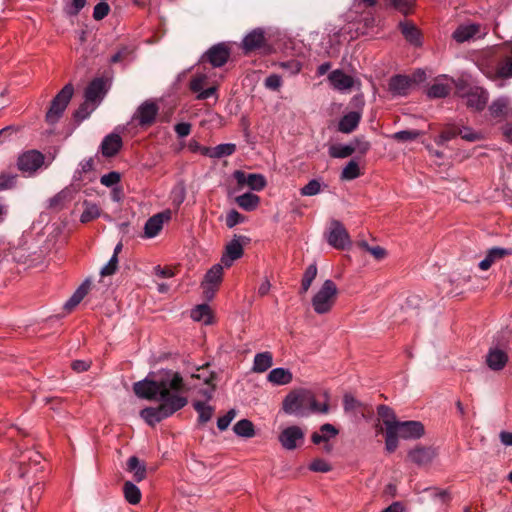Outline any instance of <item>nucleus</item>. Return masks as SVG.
<instances>
[{
    "label": "nucleus",
    "instance_id": "obj_25",
    "mask_svg": "<svg viewBox=\"0 0 512 512\" xmlns=\"http://www.w3.org/2000/svg\"><path fill=\"white\" fill-rule=\"evenodd\" d=\"M435 457V451L427 447H416L409 451L408 458L418 466L429 464Z\"/></svg>",
    "mask_w": 512,
    "mask_h": 512
},
{
    "label": "nucleus",
    "instance_id": "obj_11",
    "mask_svg": "<svg viewBox=\"0 0 512 512\" xmlns=\"http://www.w3.org/2000/svg\"><path fill=\"white\" fill-rule=\"evenodd\" d=\"M326 239L329 245L336 249H345L351 243L347 230L336 220L331 222Z\"/></svg>",
    "mask_w": 512,
    "mask_h": 512
},
{
    "label": "nucleus",
    "instance_id": "obj_36",
    "mask_svg": "<svg viewBox=\"0 0 512 512\" xmlns=\"http://www.w3.org/2000/svg\"><path fill=\"white\" fill-rule=\"evenodd\" d=\"M208 401L205 399V401L196 400L193 402V407L197 411L201 423L210 421L214 413V408L207 403Z\"/></svg>",
    "mask_w": 512,
    "mask_h": 512
},
{
    "label": "nucleus",
    "instance_id": "obj_43",
    "mask_svg": "<svg viewBox=\"0 0 512 512\" xmlns=\"http://www.w3.org/2000/svg\"><path fill=\"white\" fill-rule=\"evenodd\" d=\"M83 205L84 211L80 216V221L82 223H88L91 220L96 219L97 217L100 216V209L96 204L85 201Z\"/></svg>",
    "mask_w": 512,
    "mask_h": 512
},
{
    "label": "nucleus",
    "instance_id": "obj_55",
    "mask_svg": "<svg viewBox=\"0 0 512 512\" xmlns=\"http://www.w3.org/2000/svg\"><path fill=\"white\" fill-rule=\"evenodd\" d=\"M236 417V410L230 409L224 416L218 418L217 427L220 431L226 430Z\"/></svg>",
    "mask_w": 512,
    "mask_h": 512
},
{
    "label": "nucleus",
    "instance_id": "obj_64",
    "mask_svg": "<svg viewBox=\"0 0 512 512\" xmlns=\"http://www.w3.org/2000/svg\"><path fill=\"white\" fill-rule=\"evenodd\" d=\"M190 131L191 125L189 123L182 122L175 125V132L180 138L188 136Z\"/></svg>",
    "mask_w": 512,
    "mask_h": 512
},
{
    "label": "nucleus",
    "instance_id": "obj_14",
    "mask_svg": "<svg viewBox=\"0 0 512 512\" xmlns=\"http://www.w3.org/2000/svg\"><path fill=\"white\" fill-rule=\"evenodd\" d=\"M247 240L245 236H234L225 247V252L221 257V264L225 267H230L235 260L241 258L243 255V244Z\"/></svg>",
    "mask_w": 512,
    "mask_h": 512
},
{
    "label": "nucleus",
    "instance_id": "obj_54",
    "mask_svg": "<svg viewBox=\"0 0 512 512\" xmlns=\"http://www.w3.org/2000/svg\"><path fill=\"white\" fill-rule=\"evenodd\" d=\"M282 84V77L278 74H270L264 81V86L273 91L279 90Z\"/></svg>",
    "mask_w": 512,
    "mask_h": 512
},
{
    "label": "nucleus",
    "instance_id": "obj_22",
    "mask_svg": "<svg viewBox=\"0 0 512 512\" xmlns=\"http://www.w3.org/2000/svg\"><path fill=\"white\" fill-rule=\"evenodd\" d=\"M262 28H256L249 32L242 40V49L245 53L261 48L265 43V35Z\"/></svg>",
    "mask_w": 512,
    "mask_h": 512
},
{
    "label": "nucleus",
    "instance_id": "obj_59",
    "mask_svg": "<svg viewBox=\"0 0 512 512\" xmlns=\"http://www.w3.org/2000/svg\"><path fill=\"white\" fill-rule=\"evenodd\" d=\"M16 176L11 173H2L0 175V191L12 188L15 185Z\"/></svg>",
    "mask_w": 512,
    "mask_h": 512
},
{
    "label": "nucleus",
    "instance_id": "obj_38",
    "mask_svg": "<svg viewBox=\"0 0 512 512\" xmlns=\"http://www.w3.org/2000/svg\"><path fill=\"white\" fill-rule=\"evenodd\" d=\"M191 318L205 325L211 323V312L207 304H200L191 310Z\"/></svg>",
    "mask_w": 512,
    "mask_h": 512
},
{
    "label": "nucleus",
    "instance_id": "obj_60",
    "mask_svg": "<svg viewBox=\"0 0 512 512\" xmlns=\"http://www.w3.org/2000/svg\"><path fill=\"white\" fill-rule=\"evenodd\" d=\"M118 266V257L116 255H112L108 263L101 269L100 273L102 276H110L113 275Z\"/></svg>",
    "mask_w": 512,
    "mask_h": 512
},
{
    "label": "nucleus",
    "instance_id": "obj_19",
    "mask_svg": "<svg viewBox=\"0 0 512 512\" xmlns=\"http://www.w3.org/2000/svg\"><path fill=\"white\" fill-rule=\"evenodd\" d=\"M170 218V211L161 212L150 217L144 225L145 237L153 238L157 236L158 233L161 231L164 222L170 220Z\"/></svg>",
    "mask_w": 512,
    "mask_h": 512
},
{
    "label": "nucleus",
    "instance_id": "obj_45",
    "mask_svg": "<svg viewBox=\"0 0 512 512\" xmlns=\"http://www.w3.org/2000/svg\"><path fill=\"white\" fill-rule=\"evenodd\" d=\"M97 106L98 105L85 98L84 103L76 110L74 116L78 121H83L90 116Z\"/></svg>",
    "mask_w": 512,
    "mask_h": 512
},
{
    "label": "nucleus",
    "instance_id": "obj_29",
    "mask_svg": "<svg viewBox=\"0 0 512 512\" xmlns=\"http://www.w3.org/2000/svg\"><path fill=\"white\" fill-rule=\"evenodd\" d=\"M399 29L404 35L405 39L412 45L418 46L421 44V34L417 27L409 21L399 23Z\"/></svg>",
    "mask_w": 512,
    "mask_h": 512
},
{
    "label": "nucleus",
    "instance_id": "obj_21",
    "mask_svg": "<svg viewBox=\"0 0 512 512\" xmlns=\"http://www.w3.org/2000/svg\"><path fill=\"white\" fill-rule=\"evenodd\" d=\"M107 92V83L102 78L93 80L85 91V98L99 105Z\"/></svg>",
    "mask_w": 512,
    "mask_h": 512
},
{
    "label": "nucleus",
    "instance_id": "obj_31",
    "mask_svg": "<svg viewBox=\"0 0 512 512\" xmlns=\"http://www.w3.org/2000/svg\"><path fill=\"white\" fill-rule=\"evenodd\" d=\"M90 281L85 280L73 293V295L65 302L64 309L71 311L74 309L86 296L90 288Z\"/></svg>",
    "mask_w": 512,
    "mask_h": 512
},
{
    "label": "nucleus",
    "instance_id": "obj_62",
    "mask_svg": "<svg viewBox=\"0 0 512 512\" xmlns=\"http://www.w3.org/2000/svg\"><path fill=\"white\" fill-rule=\"evenodd\" d=\"M93 168V160L92 158L83 160L79 163V169L75 172L74 178L80 179L82 173H86L91 171Z\"/></svg>",
    "mask_w": 512,
    "mask_h": 512
},
{
    "label": "nucleus",
    "instance_id": "obj_26",
    "mask_svg": "<svg viewBox=\"0 0 512 512\" xmlns=\"http://www.w3.org/2000/svg\"><path fill=\"white\" fill-rule=\"evenodd\" d=\"M122 146V139L118 134L111 133L107 135L101 143L102 154L106 157H112L118 153Z\"/></svg>",
    "mask_w": 512,
    "mask_h": 512
},
{
    "label": "nucleus",
    "instance_id": "obj_13",
    "mask_svg": "<svg viewBox=\"0 0 512 512\" xmlns=\"http://www.w3.org/2000/svg\"><path fill=\"white\" fill-rule=\"evenodd\" d=\"M192 377L202 381L206 386L199 389V393L206 400H210L215 390V381L217 375L210 371L208 366L198 367L196 372L192 374Z\"/></svg>",
    "mask_w": 512,
    "mask_h": 512
},
{
    "label": "nucleus",
    "instance_id": "obj_10",
    "mask_svg": "<svg viewBox=\"0 0 512 512\" xmlns=\"http://www.w3.org/2000/svg\"><path fill=\"white\" fill-rule=\"evenodd\" d=\"M207 79L208 77L205 73L198 72L189 82V88L196 95L197 100H207L213 96L217 98L218 86L211 84L205 88V86L208 85V83H206Z\"/></svg>",
    "mask_w": 512,
    "mask_h": 512
},
{
    "label": "nucleus",
    "instance_id": "obj_23",
    "mask_svg": "<svg viewBox=\"0 0 512 512\" xmlns=\"http://www.w3.org/2000/svg\"><path fill=\"white\" fill-rule=\"evenodd\" d=\"M508 361V355L498 347L490 348L486 355V364L491 370H502Z\"/></svg>",
    "mask_w": 512,
    "mask_h": 512
},
{
    "label": "nucleus",
    "instance_id": "obj_61",
    "mask_svg": "<svg viewBox=\"0 0 512 512\" xmlns=\"http://www.w3.org/2000/svg\"><path fill=\"white\" fill-rule=\"evenodd\" d=\"M309 468L312 471L323 473L331 470V466L329 465V463L323 459H315L314 461L311 462Z\"/></svg>",
    "mask_w": 512,
    "mask_h": 512
},
{
    "label": "nucleus",
    "instance_id": "obj_47",
    "mask_svg": "<svg viewBox=\"0 0 512 512\" xmlns=\"http://www.w3.org/2000/svg\"><path fill=\"white\" fill-rule=\"evenodd\" d=\"M497 73L501 77H512V45L510 55L506 56L497 67Z\"/></svg>",
    "mask_w": 512,
    "mask_h": 512
},
{
    "label": "nucleus",
    "instance_id": "obj_56",
    "mask_svg": "<svg viewBox=\"0 0 512 512\" xmlns=\"http://www.w3.org/2000/svg\"><path fill=\"white\" fill-rule=\"evenodd\" d=\"M109 11V4L104 1H101L95 5L93 10V17L95 20H102L108 15Z\"/></svg>",
    "mask_w": 512,
    "mask_h": 512
},
{
    "label": "nucleus",
    "instance_id": "obj_9",
    "mask_svg": "<svg viewBox=\"0 0 512 512\" xmlns=\"http://www.w3.org/2000/svg\"><path fill=\"white\" fill-rule=\"evenodd\" d=\"M223 264H214L205 274L201 287L207 300L214 298L215 293L223 279Z\"/></svg>",
    "mask_w": 512,
    "mask_h": 512
},
{
    "label": "nucleus",
    "instance_id": "obj_5",
    "mask_svg": "<svg viewBox=\"0 0 512 512\" xmlns=\"http://www.w3.org/2000/svg\"><path fill=\"white\" fill-rule=\"evenodd\" d=\"M376 4V0H354L349 17L359 23H363V34H369L374 28L375 19L372 15V9Z\"/></svg>",
    "mask_w": 512,
    "mask_h": 512
},
{
    "label": "nucleus",
    "instance_id": "obj_51",
    "mask_svg": "<svg viewBox=\"0 0 512 512\" xmlns=\"http://www.w3.org/2000/svg\"><path fill=\"white\" fill-rule=\"evenodd\" d=\"M86 5V0H71L64 6V11L69 16H76Z\"/></svg>",
    "mask_w": 512,
    "mask_h": 512
},
{
    "label": "nucleus",
    "instance_id": "obj_24",
    "mask_svg": "<svg viewBox=\"0 0 512 512\" xmlns=\"http://www.w3.org/2000/svg\"><path fill=\"white\" fill-rule=\"evenodd\" d=\"M413 80L405 75H397L391 78L389 82V91L394 96H404L407 95L411 86L413 84Z\"/></svg>",
    "mask_w": 512,
    "mask_h": 512
},
{
    "label": "nucleus",
    "instance_id": "obj_49",
    "mask_svg": "<svg viewBox=\"0 0 512 512\" xmlns=\"http://www.w3.org/2000/svg\"><path fill=\"white\" fill-rule=\"evenodd\" d=\"M459 135V128L455 125H448L439 135L436 143L443 145L445 142L450 141Z\"/></svg>",
    "mask_w": 512,
    "mask_h": 512
},
{
    "label": "nucleus",
    "instance_id": "obj_44",
    "mask_svg": "<svg viewBox=\"0 0 512 512\" xmlns=\"http://www.w3.org/2000/svg\"><path fill=\"white\" fill-rule=\"evenodd\" d=\"M451 87L443 82H435L428 89V96L430 98H443L450 93Z\"/></svg>",
    "mask_w": 512,
    "mask_h": 512
},
{
    "label": "nucleus",
    "instance_id": "obj_52",
    "mask_svg": "<svg viewBox=\"0 0 512 512\" xmlns=\"http://www.w3.org/2000/svg\"><path fill=\"white\" fill-rule=\"evenodd\" d=\"M459 135L462 139L468 142H475L483 139V135L480 132H476L472 128L466 126L459 128Z\"/></svg>",
    "mask_w": 512,
    "mask_h": 512
},
{
    "label": "nucleus",
    "instance_id": "obj_2",
    "mask_svg": "<svg viewBox=\"0 0 512 512\" xmlns=\"http://www.w3.org/2000/svg\"><path fill=\"white\" fill-rule=\"evenodd\" d=\"M325 402H317L313 392L309 390H297L290 392L283 400L282 409L286 414L296 417H306L310 414H327L329 412L327 393H324Z\"/></svg>",
    "mask_w": 512,
    "mask_h": 512
},
{
    "label": "nucleus",
    "instance_id": "obj_30",
    "mask_svg": "<svg viewBox=\"0 0 512 512\" xmlns=\"http://www.w3.org/2000/svg\"><path fill=\"white\" fill-rule=\"evenodd\" d=\"M273 365V356L270 352L265 351L257 353L254 356L252 371L256 373H263Z\"/></svg>",
    "mask_w": 512,
    "mask_h": 512
},
{
    "label": "nucleus",
    "instance_id": "obj_7",
    "mask_svg": "<svg viewBox=\"0 0 512 512\" xmlns=\"http://www.w3.org/2000/svg\"><path fill=\"white\" fill-rule=\"evenodd\" d=\"M456 88V93L461 98L466 99L468 108L475 111H481L485 108L489 99V94L485 89L481 87H470L468 90H465L462 83L457 84Z\"/></svg>",
    "mask_w": 512,
    "mask_h": 512
},
{
    "label": "nucleus",
    "instance_id": "obj_1",
    "mask_svg": "<svg viewBox=\"0 0 512 512\" xmlns=\"http://www.w3.org/2000/svg\"><path fill=\"white\" fill-rule=\"evenodd\" d=\"M183 387L180 374L170 370L150 373L145 379L134 383L133 390L139 398L159 402L157 407L142 409L141 418L153 426L182 409L187 404V398L182 395Z\"/></svg>",
    "mask_w": 512,
    "mask_h": 512
},
{
    "label": "nucleus",
    "instance_id": "obj_58",
    "mask_svg": "<svg viewBox=\"0 0 512 512\" xmlns=\"http://www.w3.org/2000/svg\"><path fill=\"white\" fill-rule=\"evenodd\" d=\"M243 221H244V216L241 215L236 210L229 211L226 216V225L229 228H233L234 226L242 223Z\"/></svg>",
    "mask_w": 512,
    "mask_h": 512
},
{
    "label": "nucleus",
    "instance_id": "obj_34",
    "mask_svg": "<svg viewBox=\"0 0 512 512\" xmlns=\"http://www.w3.org/2000/svg\"><path fill=\"white\" fill-rule=\"evenodd\" d=\"M235 201L238 204V206L240 208H242L243 210L253 211L258 207V205L260 203V198L256 194L247 192V193L237 196Z\"/></svg>",
    "mask_w": 512,
    "mask_h": 512
},
{
    "label": "nucleus",
    "instance_id": "obj_27",
    "mask_svg": "<svg viewBox=\"0 0 512 512\" xmlns=\"http://www.w3.org/2000/svg\"><path fill=\"white\" fill-rule=\"evenodd\" d=\"M293 379L292 372L283 367H277L272 370L267 375V380L273 385L282 386L289 384Z\"/></svg>",
    "mask_w": 512,
    "mask_h": 512
},
{
    "label": "nucleus",
    "instance_id": "obj_32",
    "mask_svg": "<svg viewBox=\"0 0 512 512\" xmlns=\"http://www.w3.org/2000/svg\"><path fill=\"white\" fill-rule=\"evenodd\" d=\"M337 434L338 430L332 424L326 423L320 427L319 432H314L312 434L311 440L314 444H320L322 442H328Z\"/></svg>",
    "mask_w": 512,
    "mask_h": 512
},
{
    "label": "nucleus",
    "instance_id": "obj_41",
    "mask_svg": "<svg viewBox=\"0 0 512 512\" xmlns=\"http://www.w3.org/2000/svg\"><path fill=\"white\" fill-rule=\"evenodd\" d=\"M123 492L125 499L132 505L138 504L141 499L140 489L132 482L127 481L124 484Z\"/></svg>",
    "mask_w": 512,
    "mask_h": 512
},
{
    "label": "nucleus",
    "instance_id": "obj_50",
    "mask_svg": "<svg viewBox=\"0 0 512 512\" xmlns=\"http://www.w3.org/2000/svg\"><path fill=\"white\" fill-rule=\"evenodd\" d=\"M321 186L318 179H312L300 189V194L302 196H315L321 192Z\"/></svg>",
    "mask_w": 512,
    "mask_h": 512
},
{
    "label": "nucleus",
    "instance_id": "obj_57",
    "mask_svg": "<svg viewBox=\"0 0 512 512\" xmlns=\"http://www.w3.org/2000/svg\"><path fill=\"white\" fill-rule=\"evenodd\" d=\"M119 181H120V174L115 171L104 174L100 178L101 184L104 186H107V187H112V186L116 185Z\"/></svg>",
    "mask_w": 512,
    "mask_h": 512
},
{
    "label": "nucleus",
    "instance_id": "obj_3",
    "mask_svg": "<svg viewBox=\"0 0 512 512\" xmlns=\"http://www.w3.org/2000/svg\"><path fill=\"white\" fill-rule=\"evenodd\" d=\"M424 435V426L419 421H396L394 413L386 407V450L396 449L398 439L416 440Z\"/></svg>",
    "mask_w": 512,
    "mask_h": 512
},
{
    "label": "nucleus",
    "instance_id": "obj_16",
    "mask_svg": "<svg viewBox=\"0 0 512 512\" xmlns=\"http://www.w3.org/2000/svg\"><path fill=\"white\" fill-rule=\"evenodd\" d=\"M486 34V31L482 29V26L477 23H464L459 25L452 33V38L457 43H464L469 41L476 36L482 37Z\"/></svg>",
    "mask_w": 512,
    "mask_h": 512
},
{
    "label": "nucleus",
    "instance_id": "obj_42",
    "mask_svg": "<svg viewBox=\"0 0 512 512\" xmlns=\"http://www.w3.org/2000/svg\"><path fill=\"white\" fill-rule=\"evenodd\" d=\"M317 272V265L315 263L310 264L306 268L301 282L300 293H306L309 290L311 284L317 276Z\"/></svg>",
    "mask_w": 512,
    "mask_h": 512
},
{
    "label": "nucleus",
    "instance_id": "obj_12",
    "mask_svg": "<svg viewBox=\"0 0 512 512\" xmlns=\"http://www.w3.org/2000/svg\"><path fill=\"white\" fill-rule=\"evenodd\" d=\"M44 163V156L42 153L31 150L19 156L17 166L20 171L27 175L33 174Z\"/></svg>",
    "mask_w": 512,
    "mask_h": 512
},
{
    "label": "nucleus",
    "instance_id": "obj_37",
    "mask_svg": "<svg viewBox=\"0 0 512 512\" xmlns=\"http://www.w3.org/2000/svg\"><path fill=\"white\" fill-rule=\"evenodd\" d=\"M127 469L133 473L134 479L137 482L142 481L146 476V468L136 456H131L127 461Z\"/></svg>",
    "mask_w": 512,
    "mask_h": 512
},
{
    "label": "nucleus",
    "instance_id": "obj_46",
    "mask_svg": "<svg viewBox=\"0 0 512 512\" xmlns=\"http://www.w3.org/2000/svg\"><path fill=\"white\" fill-rule=\"evenodd\" d=\"M277 66L283 69L290 76L299 74L302 69L301 62L296 59L279 62Z\"/></svg>",
    "mask_w": 512,
    "mask_h": 512
},
{
    "label": "nucleus",
    "instance_id": "obj_4",
    "mask_svg": "<svg viewBox=\"0 0 512 512\" xmlns=\"http://www.w3.org/2000/svg\"><path fill=\"white\" fill-rule=\"evenodd\" d=\"M338 295L336 284L327 279L312 297L311 304L317 314H326L331 311Z\"/></svg>",
    "mask_w": 512,
    "mask_h": 512
},
{
    "label": "nucleus",
    "instance_id": "obj_8",
    "mask_svg": "<svg viewBox=\"0 0 512 512\" xmlns=\"http://www.w3.org/2000/svg\"><path fill=\"white\" fill-rule=\"evenodd\" d=\"M304 440L305 432L297 425L283 428L278 435V441L281 447L288 451H292L300 447L304 443Z\"/></svg>",
    "mask_w": 512,
    "mask_h": 512
},
{
    "label": "nucleus",
    "instance_id": "obj_48",
    "mask_svg": "<svg viewBox=\"0 0 512 512\" xmlns=\"http://www.w3.org/2000/svg\"><path fill=\"white\" fill-rule=\"evenodd\" d=\"M360 175L359 165L355 160H351L343 168L341 177L345 180H353Z\"/></svg>",
    "mask_w": 512,
    "mask_h": 512
},
{
    "label": "nucleus",
    "instance_id": "obj_17",
    "mask_svg": "<svg viewBox=\"0 0 512 512\" xmlns=\"http://www.w3.org/2000/svg\"><path fill=\"white\" fill-rule=\"evenodd\" d=\"M328 81L334 90L341 93L349 92L355 84L354 78L341 69L331 71L328 75Z\"/></svg>",
    "mask_w": 512,
    "mask_h": 512
},
{
    "label": "nucleus",
    "instance_id": "obj_20",
    "mask_svg": "<svg viewBox=\"0 0 512 512\" xmlns=\"http://www.w3.org/2000/svg\"><path fill=\"white\" fill-rule=\"evenodd\" d=\"M157 113V105L152 101H145L138 107L134 118L138 120L141 126H147L154 122Z\"/></svg>",
    "mask_w": 512,
    "mask_h": 512
},
{
    "label": "nucleus",
    "instance_id": "obj_15",
    "mask_svg": "<svg viewBox=\"0 0 512 512\" xmlns=\"http://www.w3.org/2000/svg\"><path fill=\"white\" fill-rule=\"evenodd\" d=\"M233 177L239 186H248L254 191H261L267 184L264 175L259 173H245L244 171L236 170L233 173Z\"/></svg>",
    "mask_w": 512,
    "mask_h": 512
},
{
    "label": "nucleus",
    "instance_id": "obj_6",
    "mask_svg": "<svg viewBox=\"0 0 512 512\" xmlns=\"http://www.w3.org/2000/svg\"><path fill=\"white\" fill-rule=\"evenodd\" d=\"M74 93V87L71 83L66 84L61 91L54 97L50 108L46 113V121L55 124L59 121L69 104Z\"/></svg>",
    "mask_w": 512,
    "mask_h": 512
},
{
    "label": "nucleus",
    "instance_id": "obj_40",
    "mask_svg": "<svg viewBox=\"0 0 512 512\" xmlns=\"http://www.w3.org/2000/svg\"><path fill=\"white\" fill-rule=\"evenodd\" d=\"M508 105L509 99L507 97H499L491 103L489 106V112L492 117H502L506 114Z\"/></svg>",
    "mask_w": 512,
    "mask_h": 512
},
{
    "label": "nucleus",
    "instance_id": "obj_39",
    "mask_svg": "<svg viewBox=\"0 0 512 512\" xmlns=\"http://www.w3.org/2000/svg\"><path fill=\"white\" fill-rule=\"evenodd\" d=\"M233 431L237 436L251 438L254 436V426L251 421L242 419L233 426Z\"/></svg>",
    "mask_w": 512,
    "mask_h": 512
},
{
    "label": "nucleus",
    "instance_id": "obj_53",
    "mask_svg": "<svg viewBox=\"0 0 512 512\" xmlns=\"http://www.w3.org/2000/svg\"><path fill=\"white\" fill-rule=\"evenodd\" d=\"M392 6L402 14H408L413 6L414 0H390Z\"/></svg>",
    "mask_w": 512,
    "mask_h": 512
},
{
    "label": "nucleus",
    "instance_id": "obj_33",
    "mask_svg": "<svg viewBox=\"0 0 512 512\" xmlns=\"http://www.w3.org/2000/svg\"><path fill=\"white\" fill-rule=\"evenodd\" d=\"M236 151V145L233 143L219 144L213 148L204 150L206 156L210 158H222L232 155Z\"/></svg>",
    "mask_w": 512,
    "mask_h": 512
},
{
    "label": "nucleus",
    "instance_id": "obj_28",
    "mask_svg": "<svg viewBox=\"0 0 512 512\" xmlns=\"http://www.w3.org/2000/svg\"><path fill=\"white\" fill-rule=\"evenodd\" d=\"M361 120L359 111H351L345 114L338 123V130L342 133H351L354 131Z\"/></svg>",
    "mask_w": 512,
    "mask_h": 512
},
{
    "label": "nucleus",
    "instance_id": "obj_18",
    "mask_svg": "<svg viewBox=\"0 0 512 512\" xmlns=\"http://www.w3.org/2000/svg\"><path fill=\"white\" fill-rule=\"evenodd\" d=\"M230 51L224 43H218L212 46L202 59L208 61L213 67L223 66L229 59Z\"/></svg>",
    "mask_w": 512,
    "mask_h": 512
},
{
    "label": "nucleus",
    "instance_id": "obj_63",
    "mask_svg": "<svg viewBox=\"0 0 512 512\" xmlns=\"http://www.w3.org/2000/svg\"><path fill=\"white\" fill-rule=\"evenodd\" d=\"M361 247L378 260L384 258V249L380 246L371 247L366 242H362Z\"/></svg>",
    "mask_w": 512,
    "mask_h": 512
},
{
    "label": "nucleus",
    "instance_id": "obj_35",
    "mask_svg": "<svg viewBox=\"0 0 512 512\" xmlns=\"http://www.w3.org/2000/svg\"><path fill=\"white\" fill-rule=\"evenodd\" d=\"M356 145V142L332 145L329 148V155L333 158H346L356 151Z\"/></svg>",
    "mask_w": 512,
    "mask_h": 512
}]
</instances>
